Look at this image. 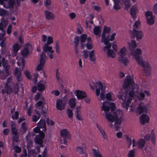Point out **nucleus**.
<instances>
[{"label":"nucleus","instance_id":"17","mask_svg":"<svg viewBox=\"0 0 157 157\" xmlns=\"http://www.w3.org/2000/svg\"><path fill=\"white\" fill-rule=\"evenodd\" d=\"M75 95L78 100L83 99L86 97V93L85 92L79 90L76 91Z\"/></svg>","mask_w":157,"mask_h":157},{"label":"nucleus","instance_id":"59","mask_svg":"<svg viewBox=\"0 0 157 157\" xmlns=\"http://www.w3.org/2000/svg\"><path fill=\"white\" fill-rule=\"evenodd\" d=\"M106 98L107 100L111 101L112 100V95L111 93H108L106 96Z\"/></svg>","mask_w":157,"mask_h":157},{"label":"nucleus","instance_id":"1","mask_svg":"<svg viewBox=\"0 0 157 157\" xmlns=\"http://www.w3.org/2000/svg\"><path fill=\"white\" fill-rule=\"evenodd\" d=\"M142 51L141 49L137 48L131 52V55L137 62L138 64L144 68L147 76H149L150 74L151 66L147 62L144 61L139 55L141 54Z\"/></svg>","mask_w":157,"mask_h":157},{"label":"nucleus","instance_id":"3","mask_svg":"<svg viewBox=\"0 0 157 157\" xmlns=\"http://www.w3.org/2000/svg\"><path fill=\"white\" fill-rule=\"evenodd\" d=\"M128 93L127 91L124 92L123 90H121L119 92L118 95L119 99L123 101V103L122 104V107L125 109L127 111L128 110V107L132 101L131 98H127Z\"/></svg>","mask_w":157,"mask_h":157},{"label":"nucleus","instance_id":"22","mask_svg":"<svg viewBox=\"0 0 157 157\" xmlns=\"http://www.w3.org/2000/svg\"><path fill=\"white\" fill-rule=\"evenodd\" d=\"M136 10L137 8L134 6H133L130 9V14L134 20L136 18Z\"/></svg>","mask_w":157,"mask_h":157},{"label":"nucleus","instance_id":"41","mask_svg":"<svg viewBox=\"0 0 157 157\" xmlns=\"http://www.w3.org/2000/svg\"><path fill=\"white\" fill-rule=\"evenodd\" d=\"M92 151L95 157H102V156L98 150L93 149Z\"/></svg>","mask_w":157,"mask_h":157},{"label":"nucleus","instance_id":"6","mask_svg":"<svg viewBox=\"0 0 157 157\" xmlns=\"http://www.w3.org/2000/svg\"><path fill=\"white\" fill-rule=\"evenodd\" d=\"M40 60L39 64L37 65L36 70L37 71L42 70L43 67L44 66L46 62V56L45 54L42 52L40 54Z\"/></svg>","mask_w":157,"mask_h":157},{"label":"nucleus","instance_id":"32","mask_svg":"<svg viewBox=\"0 0 157 157\" xmlns=\"http://www.w3.org/2000/svg\"><path fill=\"white\" fill-rule=\"evenodd\" d=\"M110 40V36H105V35H104V36H103L102 35H101V42L102 43H104V44H106L108 43H109Z\"/></svg>","mask_w":157,"mask_h":157},{"label":"nucleus","instance_id":"30","mask_svg":"<svg viewBox=\"0 0 157 157\" xmlns=\"http://www.w3.org/2000/svg\"><path fill=\"white\" fill-rule=\"evenodd\" d=\"M4 88L6 90V93L7 94H10L12 92L13 89L11 84H7V83H5Z\"/></svg>","mask_w":157,"mask_h":157},{"label":"nucleus","instance_id":"37","mask_svg":"<svg viewBox=\"0 0 157 157\" xmlns=\"http://www.w3.org/2000/svg\"><path fill=\"white\" fill-rule=\"evenodd\" d=\"M126 49L124 47H122L120 51V55L119 57H120L121 59H122L123 57H124L126 55Z\"/></svg>","mask_w":157,"mask_h":157},{"label":"nucleus","instance_id":"57","mask_svg":"<svg viewBox=\"0 0 157 157\" xmlns=\"http://www.w3.org/2000/svg\"><path fill=\"white\" fill-rule=\"evenodd\" d=\"M126 138L127 142L128 143L129 147L132 144V141L131 138H129L127 135L126 136Z\"/></svg>","mask_w":157,"mask_h":157},{"label":"nucleus","instance_id":"61","mask_svg":"<svg viewBox=\"0 0 157 157\" xmlns=\"http://www.w3.org/2000/svg\"><path fill=\"white\" fill-rule=\"evenodd\" d=\"M51 93L54 94L55 96H57L59 95L60 94V92L59 90H56L52 91L51 92Z\"/></svg>","mask_w":157,"mask_h":157},{"label":"nucleus","instance_id":"29","mask_svg":"<svg viewBox=\"0 0 157 157\" xmlns=\"http://www.w3.org/2000/svg\"><path fill=\"white\" fill-rule=\"evenodd\" d=\"M96 127L100 131V133L102 134L103 137L105 140L107 139V136L106 134H105L104 130L102 128L101 126L98 124H96Z\"/></svg>","mask_w":157,"mask_h":157},{"label":"nucleus","instance_id":"33","mask_svg":"<svg viewBox=\"0 0 157 157\" xmlns=\"http://www.w3.org/2000/svg\"><path fill=\"white\" fill-rule=\"evenodd\" d=\"M86 148L83 146H78L77 147V151L80 154H85Z\"/></svg>","mask_w":157,"mask_h":157},{"label":"nucleus","instance_id":"31","mask_svg":"<svg viewBox=\"0 0 157 157\" xmlns=\"http://www.w3.org/2000/svg\"><path fill=\"white\" fill-rule=\"evenodd\" d=\"M108 102L107 101H105V102L104 101L103 103L102 107H101V110H104L105 113L108 112L110 110L109 106L108 105V103H106Z\"/></svg>","mask_w":157,"mask_h":157},{"label":"nucleus","instance_id":"18","mask_svg":"<svg viewBox=\"0 0 157 157\" xmlns=\"http://www.w3.org/2000/svg\"><path fill=\"white\" fill-rule=\"evenodd\" d=\"M37 125L38 127L40 128H42V131H45L46 130V125L45 121L44 119H42V118L37 123Z\"/></svg>","mask_w":157,"mask_h":157},{"label":"nucleus","instance_id":"10","mask_svg":"<svg viewBox=\"0 0 157 157\" xmlns=\"http://www.w3.org/2000/svg\"><path fill=\"white\" fill-rule=\"evenodd\" d=\"M133 32L132 35V38L136 37L137 40H141L143 36L142 31L141 30H137L135 29H133Z\"/></svg>","mask_w":157,"mask_h":157},{"label":"nucleus","instance_id":"60","mask_svg":"<svg viewBox=\"0 0 157 157\" xmlns=\"http://www.w3.org/2000/svg\"><path fill=\"white\" fill-rule=\"evenodd\" d=\"M12 28V26L11 25H10L8 27L7 30V33L8 34H10L11 32V29Z\"/></svg>","mask_w":157,"mask_h":157},{"label":"nucleus","instance_id":"50","mask_svg":"<svg viewBox=\"0 0 157 157\" xmlns=\"http://www.w3.org/2000/svg\"><path fill=\"white\" fill-rule=\"evenodd\" d=\"M135 152L134 150H132L130 151L128 155V157H134L135 156Z\"/></svg>","mask_w":157,"mask_h":157},{"label":"nucleus","instance_id":"34","mask_svg":"<svg viewBox=\"0 0 157 157\" xmlns=\"http://www.w3.org/2000/svg\"><path fill=\"white\" fill-rule=\"evenodd\" d=\"M101 32V29L99 26H94L93 29V33L95 35H98Z\"/></svg>","mask_w":157,"mask_h":157},{"label":"nucleus","instance_id":"23","mask_svg":"<svg viewBox=\"0 0 157 157\" xmlns=\"http://www.w3.org/2000/svg\"><path fill=\"white\" fill-rule=\"evenodd\" d=\"M114 121H115L114 126L115 129L116 131H117L120 128V126L121 121V119H118V117L117 118H116V119H115L113 121V122ZM109 121L111 123L112 122V121Z\"/></svg>","mask_w":157,"mask_h":157},{"label":"nucleus","instance_id":"15","mask_svg":"<svg viewBox=\"0 0 157 157\" xmlns=\"http://www.w3.org/2000/svg\"><path fill=\"white\" fill-rule=\"evenodd\" d=\"M140 120L141 124L144 125L145 123H147L149 122V118L146 114H143L140 117Z\"/></svg>","mask_w":157,"mask_h":157},{"label":"nucleus","instance_id":"21","mask_svg":"<svg viewBox=\"0 0 157 157\" xmlns=\"http://www.w3.org/2000/svg\"><path fill=\"white\" fill-rule=\"evenodd\" d=\"M128 46L131 52L135 50V48L136 47L137 44L136 41L134 40H131V43H128Z\"/></svg>","mask_w":157,"mask_h":157},{"label":"nucleus","instance_id":"51","mask_svg":"<svg viewBox=\"0 0 157 157\" xmlns=\"http://www.w3.org/2000/svg\"><path fill=\"white\" fill-rule=\"evenodd\" d=\"M24 74L28 79L29 80L32 79L30 72L28 70H25L24 72Z\"/></svg>","mask_w":157,"mask_h":157},{"label":"nucleus","instance_id":"8","mask_svg":"<svg viewBox=\"0 0 157 157\" xmlns=\"http://www.w3.org/2000/svg\"><path fill=\"white\" fill-rule=\"evenodd\" d=\"M145 15L147 18V24L150 25H153L155 22V16L153 15L152 13L147 11L145 13Z\"/></svg>","mask_w":157,"mask_h":157},{"label":"nucleus","instance_id":"62","mask_svg":"<svg viewBox=\"0 0 157 157\" xmlns=\"http://www.w3.org/2000/svg\"><path fill=\"white\" fill-rule=\"evenodd\" d=\"M13 90L14 91V94H16L18 93L19 91L18 87L17 85L14 87Z\"/></svg>","mask_w":157,"mask_h":157},{"label":"nucleus","instance_id":"19","mask_svg":"<svg viewBox=\"0 0 157 157\" xmlns=\"http://www.w3.org/2000/svg\"><path fill=\"white\" fill-rule=\"evenodd\" d=\"M20 48L21 45L18 43H16L13 45L12 46L13 52L14 56H15L17 55Z\"/></svg>","mask_w":157,"mask_h":157},{"label":"nucleus","instance_id":"53","mask_svg":"<svg viewBox=\"0 0 157 157\" xmlns=\"http://www.w3.org/2000/svg\"><path fill=\"white\" fill-rule=\"evenodd\" d=\"M19 117V113L17 111L15 112L14 115H12L11 118L13 119L17 120L18 118Z\"/></svg>","mask_w":157,"mask_h":157},{"label":"nucleus","instance_id":"25","mask_svg":"<svg viewBox=\"0 0 157 157\" xmlns=\"http://www.w3.org/2000/svg\"><path fill=\"white\" fill-rule=\"evenodd\" d=\"M15 2L14 0H9L7 3H5L3 5L6 9L11 8L13 7Z\"/></svg>","mask_w":157,"mask_h":157},{"label":"nucleus","instance_id":"42","mask_svg":"<svg viewBox=\"0 0 157 157\" xmlns=\"http://www.w3.org/2000/svg\"><path fill=\"white\" fill-rule=\"evenodd\" d=\"M124 57H123L122 59H121L120 57L119 58V60L120 61H122V63L125 65H127V63H128V60L127 57L124 58Z\"/></svg>","mask_w":157,"mask_h":157},{"label":"nucleus","instance_id":"63","mask_svg":"<svg viewBox=\"0 0 157 157\" xmlns=\"http://www.w3.org/2000/svg\"><path fill=\"white\" fill-rule=\"evenodd\" d=\"M153 10L155 14H157V3L154 5L153 7Z\"/></svg>","mask_w":157,"mask_h":157},{"label":"nucleus","instance_id":"52","mask_svg":"<svg viewBox=\"0 0 157 157\" xmlns=\"http://www.w3.org/2000/svg\"><path fill=\"white\" fill-rule=\"evenodd\" d=\"M53 42V40L51 36H48L47 38V42L45 44L48 45L50 44Z\"/></svg>","mask_w":157,"mask_h":157},{"label":"nucleus","instance_id":"55","mask_svg":"<svg viewBox=\"0 0 157 157\" xmlns=\"http://www.w3.org/2000/svg\"><path fill=\"white\" fill-rule=\"evenodd\" d=\"M92 8L94 10L97 11L98 12L101 11V8L100 6H92Z\"/></svg>","mask_w":157,"mask_h":157},{"label":"nucleus","instance_id":"5","mask_svg":"<svg viewBox=\"0 0 157 157\" xmlns=\"http://www.w3.org/2000/svg\"><path fill=\"white\" fill-rule=\"evenodd\" d=\"M61 138L60 140L62 143L66 144L67 142V139H70L71 137V134L67 129H63L60 132Z\"/></svg>","mask_w":157,"mask_h":157},{"label":"nucleus","instance_id":"12","mask_svg":"<svg viewBox=\"0 0 157 157\" xmlns=\"http://www.w3.org/2000/svg\"><path fill=\"white\" fill-rule=\"evenodd\" d=\"M144 138L147 141H149L151 140V143L153 144H155L156 139L153 130L151 131L150 134L145 135L144 137Z\"/></svg>","mask_w":157,"mask_h":157},{"label":"nucleus","instance_id":"2","mask_svg":"<svg viewBox=\"0 0 157 157\" xmlns=\"http://www.w3.org/2000/svg\"><path fill=\"white\" fill-rule=\"evenodd\" d=\"M134 85V82L133 79L130 75L127 76L124 82L123 87L125 89L128 88L131 89L128 93V98H131L132 100L135 96V93L134 90L135 89Z\"/></svg>","mask_w":157,"mask_h":157},{"label":"nucleus","instance_id":"58","mask_svg":"<svg viewBox=\"0 0 157 157\" xmlns=\"http://www.w3.org/2000/svg\"><path fill=\"white\" fill-rule=\"evenodd\" d=\"M41 96V94L39 93H37L36 95L34 96V99L36 101L38 100L40 98Z\"/></svg>","mask_w":157,"mask_h":157},{"label":"nucleus","instance_id":"11","mask_svg":"<svg viewBox=\"0 0 157 157\" xmlns=\"http://www.w3.org/2000/svg\"><path fill=\"white\" fill-rule=\"evenodd\" d=\"M31 48V45L29 43L26 44L21 51V54L24 57L26 56L29 54V50Z\"/></svg>","mask_w":157,"mask_h":157},{"label":"nucleus","instance_id":"35","mask_svg":"<svg viewBox=\"0 0 157 157\" xmlns=\"http://www.w3.org/2000/svg\"><path fill=\"white\" fill-rule=\"evenodd\" d=\"M111 31V29L109 27H107L106 26H104L102 35L103 36L106 34L109 33Z\"/></svg>","mask_w":157,"mask_h":157},{"label":"nucleus","instance_id":"14","mask_svg":"<svg viewBox=\"0 0 157 157\" xmlns=\"http://www.w3.org/2000/svg\"><path fill=\"white\" fill-rule=\"evenodd\" d=\"M40 100L38 101L36 104V107H40L41 106V111L43 114H45L46 113L47 111L45 107L43 105V102L44 101V98L42 97H40Z\"/></svg>","mask_w":157,"mask_h":157},{"label":"nucleus","instance_id":"26","mask_svg":"<svg viewBox=\"0 0 157 157\" xmlns=\"http://www.w3.org/2000/svg\"><path fill=\"white\" fill-rule=\"evenodd\" d=\"M43 51L45 52H48L51 53L54 52V50H52V48L49 46L48 44H45L43 47Z\"/></svg>","mask_w":157,"mask_h":157},{"label":"nucleus","instance_id":"7","mask_svg":"<svg viewBox=\"0 0 157 157\" xmlns=\"http://www.w3.org/2000/svg\"><path fill=\"white\" fill-rule=\"evenodd\" d=\"M45 136L44 133L42 131L39 133L34 138V141L36 143L39 144L40 147H43L42 144L43 140Z\"/></svg>","mask_w":157,"mask_h":157},{"label":"nucleus","instance_id":"13","mask_svg":"<svg viewBox=\"0 0 157 157\" xmlns=\"http://www.w3.org/2000/svg\"><path fill=\"white\" fill-rule=\"evenodd\" d=\"M147 106L144 104H139L136 109L137 113L140 114L142 113H147Z\"/></svg>","mask_w":157,"mask_h":157},{"label":"nucleus","instance_id":"28","mask_svg":"<svg viewBox=\"0 0 157 157\" xmlns=\"http://www.w3.org/2000/svg\"><path fill=\"white\" fill-rule=\"evenodd\" d=\"M68 104L71 108L75 107L76 105V100L74 98H71L69 100Z\"/></svg>","mask_w":157,"mask_h":157},{"label":"nucleus","instance_id":"38","mask_svg":"<svg viewBox=\"0 0 157 157\" xmlns=\"http://www.w3.org/2000/svg\"><path fill=\"white\" fill-rule=\"evenodd\" d=\"M96 87H97V86L98 88V89H101V91L105 90V87L103 86V84L101 81H99L98 82H96Z\"/></svg>","mask_w":157,"mask_h":157},{"label":"nucleus","instance_id":"45","mask_svg":"<svg viewBox=\"0 0 157 157\" xmlns=\"http://www.w3.org/2000/svg\"><path fill=\"white\" fill-rule=\"evenodd\" d=\"M78 107H77L76 108V119L78 120L82 121L83 120V118L82 117H81V116L78 113Z\"/></svg>","mask_w":157,"mask_h":157},{"label":"nucleus","instance_id":"36","mask_svg":"<svg viewBox=\"0 0 157 157\" xmlns=\"http://www.w3.org/2000/svg\"><path fill=\"white\" fill-rule=\"evenodd\" d=\"M26 125L25 121L22 122L21 125L20 127L21 130L23 133L26 132L27 131V128Z\"/></svg>","mask_w":157,"mask_h":157},{"label":"nucleus","instance_id":"64","mask_svg":"<svg viewBox=\"0 0 157 157\" xmlns=\"http://www.w3.org/2000/svg\"><path fill=\"white\" fill-rule=\"evenodd\" d=\"M79 40V37L78 36H75L74 39V43L76 44H78Z\"/></svg>","mask_w":157,"mask_h":157},{"label":"nucleus","instance_id":"20","mask_svg":"<svg viewBox=\"0 0 157 157\" xmlns=\"http://www.w3.org/2000/svg\"><path fill=\"white\" fill-rule=\"evenodd\" d=\"M46 19L47 20H53L55 17V15L50 12L46 10L44 12Z\"/></svg>","mask_w":157,"mask_h":157},{"label":"nucleus","instance_id":"49","mask_svg":"<svg viewBox=\"0 0 157 157\" xmlns=\"http://www.w3.org/2000/svg\"><path fill=\"white\" fill-rule=\"evenodd\" d=\"M145 96V95L144 93L140 92L139 94L137 95V97L139 100H144Z\"/></svg>","mask_w":157,"mask_h":157},{"label":"nucleus","instance_id":"44","mask_svg":"<svg viewBox=\"0 0 157 157\" xmlns=\"http://www.w3.org/2000/svg\"><path fill=\"white\" fill-rule=\"evenodd\" d=\"M20 141L19 135L18 136H12V142L13 143H14V142H18Z\"/></svg>","mask_w":157,"mask_h":157},{"label":"nucleus","instance_id":"24","mask_svg":"<svg viewBox=\"0 0 157 157\" xmlns=\"http://www.w3.org/2000/svg\"><path fill=\"white\" fill-rule=\"evenodd\" d=\"M35 112L37 115H33L32 117V119L33 122H36L40 117L42 113L40 112L37 110H35Z\"/></svg>","mask_w":157,"mask_h":157},{"label":"nucleus","instance_id":"46","mask_svg":"<svg viewBox=\"0 0 157 157\" xmlns=\"http://www.w3.org/2000/svg\"><path fill=\"white\" fill-rule=\"evenodd\" d=\"M87 38V36L86 34H82L80 37V42L82 43L84 42Z\"/></svg>","mask_w":157,"mask_h":157},{"label":"nucleus","instance_id":"39","mask_svg":"<svg viewBox=\"0 0 157 157\" xmlns=\"http://www.w3.org/2000/svg\"><path fill=\"white\" fill-rule=\"evenodd\" d=\"M12 146L13 148L14 151L17 153L21 152V148L17 145L15 146L14 143H12Z\"/></svg>","mask_w":157,"mask_h":157},{"label":"nucleus","instance_id":"4","mask_svg":"<svg viewBox=\"0 0 157 157\" xmlns=\"http://www.w3.org/2000/svg\"><path fill=\"white\" fill-rule=\"evenodd\" d=\"M108 105L109 106L110 109H111V112L109 113L106 114V118L109 121H113L116 118H117V114L116 112L114 111L116 108L115 105L114 103L106 102Z\"/></svg>","mask_w":157,"mask_h":157},{"label":"nucleus","instance_id":"9","mask_svg":"<svg viewBox=\"0 0 157 157\" xmlns=\"http://www.w3.org/2000/svg\"><path fill=\"white\" fill-rule=\"evenodd\" d=\"M145 143V140L142 138L140 139L138 141L137 143H136L134 139L132 140V147H135L137 145L139 149L142 148L144 146Z\"/></svg>","mask_w":157,"mask_h":157},{"label":"nucleus","instance_id":"54","mask_svg":"<svg viewBox=\"0 0 157 157\" xmlns=\"http://www.w3.org/2000/svg\"><path fill=\"white\" fill-rule=\"evenodd\" d=\"M46 122L48 125L51 126L53 125L54 124V123L52 120H50L48 117L47 118L46 120Z\"/></svg>","mask_w":157,"mask_h":157},{"label":"nucleus","instance_id":"48","mask_svg":"<svg viewBox=\"0 0 157 157\" xmlns=\"http://www.w3.org/2000/svg\"><path fill=\"white\" fill-rule=\"evenodd\" d=\"M67 113L69 118H70L72 117L73 113L72 111L71 110L69 109H68L67 110Z\"/></svg>","mask_w":157,"mask_h":157},{"label":"nucleus","instance_id":"43","mask_svg":"<svg viewBox=\"0 0 157 157\" xmlns=\"http://www.w3.org/2000/svg\"><path fill=\"white\" fill-rule=\"evenodd\" d=\"M107 55L108 57L114 58L115 53L113 50L110 49L108 50Z\"/></svg>","mask_w":157,"mask_h":157},{"label":"nucleus","instance_id":"40","mask_svg":"<svg viewBox=\"0 0 157 157\" xmlns=\"http://www.w3.org/2000/svg\"><path fill=\"white\" fill-rule=\"evenodd\" d=\"M37 90L40 91L43 90L45 88L44 85L40 82L37 83Z\"/></svg>","mask_w":157,"mask_h":157},{"label":"nucleus","instance_id":"27","mask_svg":"<svg viewBox=\"0 0 157 157\" xmlns=\"http://www.w3.org/2000/svg\"><path fill=\"white\" fill-rule=\"evenodd\" d=\"M14 74L17 81L18 82H20L21 79V72L19 71L17 68L15 69L14 71Z\"/></svg>","mask_w":157,"mask_h":157},{"label":"nucleus","instance_id":"56","mask_svg":"<svg viewBox=\"0 0 157 157\" xmlns=\"http://www.w3.org/2000/svg\"><path fill=\"white\" fill-rule=\"evenodd\" d=\"M84 53L83 55L85 59H87L89 56V52L86 50H85L82 52Z\"/></svg>","mask_w":157,"mask_h":157},{"label":"nucleus","instance_id":"16","mask_svg":"<svg viewBox=\"0 0 157 157\" xmlns=\"http://www.w3.org/2000/svg\"><path fill=\"white\" fill-rule=\"evenodd\" d=\"M65 104L63 101L60 99H58L57 100L56 103V109L59 110H61L64 109Z\"/></svg>","mask_w":157,"mask_h":157},{"label":"nucleus","instance_id":"47","mask_svg":"<svg viewBox=\"0 0 157 157\" xmlns=\"http://www.w3.org/2000/svg\"><path fill=\"white\" fill-rule=\"evenodd\" d=\"M105 44L106 45L103 48L104 51H105V50H110L109 48L111 47L112 45L111 43H108Z\"/></svg>","mask_w":157,"mask_h":157}]
</instances>
